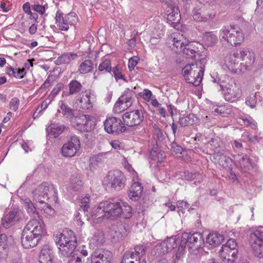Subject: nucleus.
I'll list each match as a JSON object with an SVG mask.
<instances>
[{"label": "nucleus", "instance_id": "1", "mask_svg": "<svg viewBox=\"0 0 263 263\" xmlns=\"http://www.w3.org/2000/svg\"><path fill=\"white\" fill-rule=\"evenodd\" d=\"M132 214V208L126 202L118 198H112L102 201L93 208L88 218L95 223H99L105 218L122 216L128 218Z\"/></svg>", "mask_w": 263, "mask_h": 263}, {"label": "nucleus", "instance_id": "2", "mask_svg": "<svg viewBox=\"0 0 263 263\" xmlns=\"http://www.w3.org/2000/svg\"><path fill=\"white\" fill-rule=\"evenodd\" d=\"M54 240L58 246L60 254L70 257L69 263H84L78 251L73 252L77 245V239L73 231L63 230L54 235Z\"/></svg>", "mask_w": 263, "mask_h": 263}, {"label": "nucleus", "instance_id": "3", "mask_svg": "<svg viewBox=\"0 0 263 263\" xmlns=\"http://www.w3.org/2000/svg\"><path fill=\"white\" fill-rule=\"evenodd\" d=\"M32 197L36 204H43L46 201L55 203L58 201L57 191L52 184L43 183L32 191Z\"/></svg>", "mask_w": 263, "mask_h": 263}, {"label": "nucleus", "instance_id": "4", "mask_svg": "<svg viewBox=\"0 0 263 263\" xmlns=\"http://www.w3.org/2000/svg\"><path fill=\"white\" fill-rule=\"evenodd\" d=\"M204 68L198 63L186 65L182 69V73L186 80L194 86H199L201 82Z\"/></svg>", "mask_w": 263, "mask_h": 263}, {"label": "nucleus", "instance_id": "5", "mask_svg": "<svg viewBox=\"0 0 263 263\" xmlns=\"http://www.w3.org/2000/svg\"><path fill=\"white\" fill-rule=\"evenodd\" d=\"M219 37L232 45H236L243 41L244 35L239 28L224 27L220 30Z\"/></svg>", "mask_w": 263, "mask_h": 263}, {"label": "nucleus", "instance_id": "6", "mask_svg": "<svg viewBox=\"0 0 263 263\" xmlns=\"http://www.w3.org/2000/svg\"><path fill=\"white\" fill-rule=\"evenodd\" d=\"M96 100L95 92L90 90H86L81 96L76 99L74 106L80 111L85 112L91 110Z\"/></svg>", "mask_w": 263, "mask_h": 263}, {"label": "nucleus", "instance_id": "7", "mask_svg": "<svg viewBox=\"0 0 263 263\" xmlns=\"http://www.w3.org/2000/svg\"><path fill=\"white\" fill-rule=\"evenodd\" d=\"M125 178L124 174L119 170L108 172L104 178L103 184L107 187L120 190L125 186Z\"/></svg>", "mask_w": 263, "mask_h": 263}, {"label": "nucleus", "instance_id": "8", "mask_svg": "<svg viewBox=\"0 0 263 263\" xmlns=\"http://www.w3.org/2000/svg\"><path fill=\"white\" fill-rule=\"evenodd\" d=\"M163 14L166 17L167 22L173 27H175L180 22L181 15L179 9L170 0H166L163 5Z\"/></svg>", "mask_w": 263, "mask_h": 263}, {"label": "nucleus", "instance_id": "9", "mask_svg": "<svg viewBox=\"0 0 263 263\" xmlns=\"http://www.w3.org/2000/svg\"><path fill=\"white\" fill-rule=\"evenodd\" d=\"M250 245L255 256L259 258L263 257V227H259L254 231L250 236Z\"/></svg>", "mask_w": 263, "mask_h": 263}, {"label": "nucleus", "instance_id": "10", "mask_svg": "<svg viewBox=\"0 0 263 263\" xmlns=\"http://www.w3.org/2000/svg\"><path fill=\"white\" fill-rule=\"evenodd\" d=\"M193 20L200 23L207 22L215 16V13L212 9L205 4L197 6L192 10Z\"/></svg>", "mask_w": 263, "mask_h": 263}, {"label": "nucleus", "instance_id": "11", "mask_svg": "<svg viewBox=\"0 0 263 263\" xmlns=\"http://www.w3.org/2000/svg\"><path fill=\"white\" fill-rule=\"evenodd\" d=\"M55 24L59 29L67 31L69 26L74 25L78 21V17L74 13H70L64 16L63 13L58 9L55 16Z\"/></svg>", "mask_w": 263, "mask_h": 263}, {"label": "nucleus", "instance_id": "12", "mask_svg": "<svg viewBox=\"0 0 263 263\" xmlns=\"http://www.w3.org/2000/svg\"><path fill=\"white\" fill-rule=\"evenodd\" d=\"M189 42L183 34L179 32H174L168 37L167 43L172 51L179 53L182 52Z\"/></svg>", "mask_w": 263, "mask_h": 263}, {"label": "nucleus", "instance_id": "13", "mask_svg": "<svg viewBox=\"0 0 263 263\" xmlns=\"http://www.w3.org/2000/svg\"><path fill=\"white\" fill-rule=\"evenodd\" d=\"M73 125L77 129L84 132L93 130L96 125L95 118L91 116L82 115L75 119Z\"/></svg>", "mask_w": 263, "mask_h": 263}, {"label": "nucleus", "instance_id": "14", "mask_svg": "<svg viewBox=\"0 0 263 263\" xmlns=\"http://www.w3.org/2000/svg\"><path fill=\"white\" fill-rule=\"evenodd\" d=\"M180 243L184 244L186 248V244L188 243L189 249L195 248L198 249L202 247L203 244V239L202 235L200 233L195 232L191 234V233L184 232L182 234Z\"/></svg>", "mask_w": 263, "mask_h": 263}, {"label": "nucleus", "instance_id": "15", "mask_svg": "<svg viewBox=\"0 0 263 263\" xmlns=\"http://www.w3.org/2000/svg\"><path fill=\"white\" fill-rule=\"evenodd\" d=\"M223 96L226 101L231 103L239 101L241 97V90L239 86L234 82L229 84L227 86L221 85Z\"/></svg>", "mask_w": 263, "mask_h": 263}, {"label": "nucleus", "instance_id": "16", "mask_svg": "<svg viewBox=\"0 0 263 263\" xmlns=\"http://www.w3.org/2000/svg\"><path fill=\"white\" fill-rule=\"evenodd\" d=\"M80 141L76 136H72L64 144L61 148V153L65 157H72L74 156L80 148Z\"/></svg>", "mask_w": 263, "mask_h": 263}, {"label": "nucleus", "instance_id": "17", "mask_svg": "<svg viewBox=\"0 0 263 263\" xmlns=\"http://www.w3.org/2000/svg\"><path fill=\"white\" fill-rule=\"evenodd\" d=\"M24 230L31 232V234L41 238L46 233L45 225L40 219L32 218L27 223Z\"/></svg>", "mask_w": 263, "mask_h": 263}, {"label": "nucleus", "instance_id": "18", "mask_svg": "<svg viewBox=\"0 0 263 263\" xmlns=\"http://www.w3.org/2000/svg\"><path fill=\"white\" fill-rule=\"evenodd\" d=\"M178 245V238L173 236L164 240L161 243L156 245L154 249L155 255H160L171 251Z\"/></svg>", "mask_w": 263, "mask_h": 263}, {"label": "nucleus", "instance_id": "19", "mask_svg": "<svg viewBox=\"0 0 263 263\" xmlns=\"http://www.w3.org/2000/svg\"><path fill=\"white\" fill-rule=\"evenodd\" d=\"M149 164L152 167H161L164 166L165 156L164 152L155 145L149 152Z\"/></svg>", "mask_w": 263, "mask_h": 263}, {"label": "nucleus", "instance_id": "20", "mask_svg": "<svg viewBox=\"0 0 263 263\" xmlns=\"http://www.w3.org/2000/svg\"><path fill=\"white\" fill-rule=\"evenodd\" d=\"M104 129L108 134H118L125 130L120 119L116 117L108 118L104 122Z\"/></svg>", "mask_w": 263, "mask_h": 263}, {"label": "nucleus", "instance_id": "21", "mask_svg": "<svg viewBox=\"0 0 263 263\" xmlns=\"http://www.w3.org/2000/svg\"><path fill=\"white\" fill-rule=\"evenodd\" d=\"M144 119V115L141 110H135L126 112L123 115V120L127 126L133 127L139 125Z\"/></svg>", "mask_w": 263, "mask_h": 263}, {"label": "nucleus", "instance_id": "22", "mask_svg": "<svg viewBox=\"0 0 263 263\" xmlns=\"http://www.w3.org/2000/svg\"><path fill=\"white\" fill-rule=\"evenodd\" d=\"M220 65L222 68L227 71L235 73L241 71V69L238 68V61H237L235 53L233 55H226L220 62Z\"/></svg>", "mask_w": 263, "mask_h": 263}, {"label": "nucleus", "instance_id": "23", "mask_svg": "<svg viewBox=\"0 0 263 263\" xmlns=\"http://www.w3.org/2000/svg\"><path fill=\"white\" fill-rule=\"evenodd\" d=\"M111 253L110 251L98 249L96 250L91 256V263H112Z\"/></svg>", "mask_w": 263, "mask_h": 263}, {"label": "nucleus", "instance_id": "24", "mask_svg": "<svg viewBox=\"0 0 263 263\" xmlns=\"http://www.w3.org/2000/svg\"><path fill=\"white\" fill-rule=\"evenodd\" d=\"M40 238L34 236L31 232L24 230L21 238V242L24 248L28 249L36 246Z\"/></svg>", "mask_w": 263, "mask_h": 263}, {"label": "nucleus", "instance_id": "25", "mask_svg": "<svg viewBox=\"0 0 263 263\" xmlns=\"http://www.w3.org/2000/svg\"><path fill=\"white\" fill-rule=\"evenodd\" d=\"M237 59L242 61L247 60L246 64L249 65L252 64L255 61L254 53L251 52L247 48H240L234 53Z\"/></svg>", "mask_w": 263, "mask_h": 263}, {"label": "nucleus", "instance_id": "26", "mask_svg": "<svg viewBox=\"0 0 263 263\" xmlns=\"http://www.w3.org/2000/svg\"><path fill=\"white\" fill-rule=\"evenodd\" d=\"M53 251L49 245H45L41 250L39 263H53Z\"/></svg>", "mask_w": 263, "mask_h": 263}, {"label": "nucleus", "instance_id": "27", "mask_svg": "<svg viewBox=\"0 0 263 263\" xmlns=\"http://www.w3.org/2000/svg\"><path fill=\"white\" fill-rule=\"evenodd\" d=\"M138 180V178H135V181H133L134 182L128 192L129 197L134 201L138 200L141 197L143 192V187Z\"/></svg>", "mask_w": 263, "mask_h": 263}, {"label": "nucleus", "instance_id": "28", "mask_svg": "<svg viewBox=\"0 0 263 263\" xmlns=\"http://www.w3.org/2000/svg\"><path fill=\"white\" fill-rule=\"evenodd\" d=\"M198 46H200V44L197 42H189L182 52L186 58L195 59L199 51Z\"/></svg>", "mask_w": 263, "mask_h": 263}, {"label": "nucleus", "instance_id": "29", "mask_svg": "<svg viewBox=\"0 0 263 263\" xmlns=\"http://www.w3.org/2000/svg\"><path fill=\"white\" fill-rule=\"evenodd\" d=\"M165 32L164 26L157 19L152 22L151 37L152 39H158L163 36Z\"/></svg>", "mask_w": 263, "mask_h": 263}, {"label": "nucleus", "instance_id": "30", "mask_svg": "<svg viewBox=\"0 0 263 263\" xmlns=\"http://www.w3.org/2000/svg\"><path fill=\"white\" fill-rule=\"evenodd\" d=\"M64 126L57 123L51 124L47 128V132L50 138L58 137L64 130Z\"/></svg>", "mask_w": 263, "mask_h": 263}, {"label": "nucleus", "instance_id": "31", "mask_svg": "<svg viewBox=\"0 0 263 263\" xmlns=\"http://www.w3.org/2000/svg\"><path fill=\"white\" fill-rule=\"evenodd\" d=\"M186 248L184 244L180 243L175 253L172 257V263H183Z\"/></svg>", "mask_w": 263, "mask_h": 263}, {"label": "nucleus", "instance_id": "32", "mask_svg": "<svg viewBox=\"0 0 263 263\" xmlns=\"http://www.w3.org/2000/svg\"><path fill=\"white\" fill-rule=\"evenodd\" d=\"M224 236L218 233H210L206 238L208 243L213 246H216L222 242Z\"/></svg>", "mask_w": 263, "mask_h": 263}, {"label": "nucleus", "instance_id": "33", "mask_svg": "<svg viewBox=\"0 0 263 263\" xmlns=\"http://www.w3.org/2000/svg\"><path fill=\"white\" fill-rule=\"evenodd\" d=\"M36 206L40 210L41 214L46 218H50L55 215L54 210L47 204L46 202L43 204H36Z\"/></svg>", "mask_w": 263, "mask_h": 263}, {"label": "nucleus", "instance_id": "34", "mask_svg": "<svg viewBox=\"0 0 263 263\" xmlns=\"http://www.w3.org/2000/svg\"><path fill=\"white\" fill-rule=\"evenodd\" d=\"M198 121V118L193 114L179 118V123L181 126L192 125Z\"/></svg>", "mask_w": 263, "mask_h": 263}, {"label": "nucleus", "instance_id": "35", "mask_svg": "<svg viewBox=\"0 0 263 263\" xmlns=\"http://www.w3.org/2000/svg\"><path fill=\"white\" fill-rule=\"evenodd\" d=\"M217 41V36L213 32H205L203 35V42L207 46L214 45Z\"/></svg>", "mask_w": 263, "mask_h": 263}, {"label": "nucleus", "instance_id": "36", "mask_svg": "<svg viewBox=\"0 0 263 263\" xmlns=\"http://www.w3.org/2000/svg\"><path fill=\"white\" fill-rule=\"evenodd\" d=\"M82 181L78 177H72L68 185L66 187L68 192L72 193L80 189L82 186Z\"/></svg>", "mask_w": 263, "mask_h": 263}, {"label": "nucleus", "instance_id": "37", "mask_svg": "<svg viewBox=\"0 0 263 263\" xmlns=\"http://www.w3.org/2000/svg\"><path fill=\"white\" fill-rule=\"evenodd\" d=\"M145 254V248L143 245H139L135 248V252L131 253L132 259H134L136 263L140 262V259Z\"/></svg>", "mask_w": 263, "mask_h": 263}, {"label": "nucleus", "instance_id": "38", "mask_svg": "<svg viewBox=\"0 0 263 263\" xmlns=\"http://www.w3.org/2000/svg\"><path fill=\"white\" fill-rule=\"evenodd\" d=\"M93 68V65L92 61L89 60H86L80 64L78 71L80 73L85 74L91 72Z\"/></svg>", "mask_w": 263, "mask_h": 263}, {"label": "nucleus", "instance_id": "39", "mask_svg": "<svg viewBox=\"0 0 263 263\" xmlns=\"http://www.w3.org/2000/svg\"><path fill=\"white\" fill-rule=\"evenodd\" d=\"M78 55L74 53H67L59 57L57 62L59 64H69L71 61L75 60Z\"/></svg>", "mask_w": 263, "mask_h": 263}, {"label": "nucleus", "instance_id": "40", "mask_svg": "<svg viewBox=\"0 0 263 263\" xmlns=\"http://www.w3.org/2000/svg\"><path fill=\"white\" fill-rule=\"evenodd\" d=\"M237 247V243L235 239H229L227 243L223 245L221 247V255L223 256L224 253L232 252L233 251H237L236 250Z\"/></svg>", "mask_w": 263, "mask_h": 263}, {"label": "nucleus", "instance_id": "41", "mask_svg": "<svg viewBox=\"0 0 263 263\" xmlns=\"http://www.w3.org/2000/svg\"><path fill=\"white\" fill-rule=\"evenodd\" d=\"M16 213L17 211L16 210H13L2 219V223L4 227L8 228L14 223V219Z\"/></svg>", "mask_w": 263, "mask_h": 263}, {"label": "nucleus", "instance_id": "42", "mask_svg": "<svg viewBox=\"0 0 263 263\" xmlns=\"http://www.w3.org/2000/svg\"><path fill=\"white\" fill-rule=\"evenodd\" d=\"M219 256L224 263H233L236 257L237 251H233L232 252L224 253L223 256L221 255V249L219 251Z\"/></svg>", "mask_w": 263, "mask_h": 263}, {"label": "nucleus", "instance_id": "43", "mask_svg": "<svg viewBox=\"0 0 263 263\" xmlns=\"http://www.w3.org/2000/svg\"><path fill=\"white\" fill-rule=\"evenodd\" d=\"M236 160L241 167L249 169L251 166L250 159L246 155H238L236 157Z\"/></svg>", "mask_w": 263, "mask_h": 263}, {"label": "nucleus", "instance_id": "44", "mask_svg": "<svg viewBox=\"0 0 263 263\" xmlns=\"http://www.w3.org/2000/svg\"><path fill=\"white\" fill-rule=\"evenodd\" d=\"M104 241V237L102 232L97 231L90 240V245L91 246H97L101 245Z\"/></svg>", "mask_w": 263, "mask_h": 263}, {"label": "nucleus", "instance_id": "45", "mask_svg": "<svg viewBox=\"0 0 263 263\" xmlns=\"http://www.w3.org/2000/svg\"><path fill=\"white\" fill-rule=\"evenodd\" d=\"M102 163L101 156H96L92 157L90 159L89 168L92 171L98 170Z\"/></svg>", "mask_w": 263, "mask_h": 263}, {"label": "nucleus", "instance_id": "46", "mask_svg": "<svg viewBox=\"0 0 263 263\" xmlns=\"http://www.w3.org/2000/svg\"><path fill=\"white\" fill-rule=\"evenodd\" d=\"M132 91L129 89L125 91L119 99L128 108L132 104Z\"/></svg>", "mask_w": 263, "mask_h": 263}, {"label": "nucleus", "instance_id": "47", "mask_svg": "<svg viewBox=\"0 0 263 263\" xmlns=\"http://www.w3.org/2000/svg\"><path fill=\"white\" fill-rule=\"evenodd\" d=\"M82 87L81 84L77 80H72L69 84V93L76 94L80 91Z\"/></svg>", "mask_w": 263, "mask_h": 263}, {"label": "nucleus", "instance_id": "48", "mask_svg": "<svg viewBox=\"0 0 263 263\" xmlns=\"http://www.w3.org/2000/svg\"><path fill=\"white\" fill-rule=\"evenodd\" d=\"M24 205L28 213L30 215L35 216V215H38V214L36 213V207L29 199H25L24 201Z\"/></svg>", "mask_w": 263, "mask_h": 263}, {"label": "nucleus", "instance_id": "49", "mask_svg": "<svg viewBox=\"0 0 263 263\" xmlns=\"http://www.w3.org/2000/svg\"><path fill=\"white\" fill-rule=\"evenodd\" d=\"M58 113H62L63 116L68 117L71 115L72 110L66 104L61 101L59 103V108L58 109Z\"/></svg>", "mask_w": 263, "mask_h": 263}, {"label": "nucleus", "instance_id": "50", "mask_svg": "<svg viewBox=\"0 0 263 263\" xmlns=\"http://www.w3.org/2000/svg\"><path fill=\"white\" fill-rule=\"evenodd\" d=\"M50 102L51 101L48 102L47 100H44L43 101L41 104L37 108L36 111L34 112L33 115V118L35 119L36 118L41 115L43 112L48 107Z\"/></svg>", "mask_w": 263, "mask_h": 263}, {"label": "nucleus", "instance_id": "51", "mask_svg": "<svg viewBox=\"0 0 263 263\" xmlns=\"http://www.w3.org/2000/svg\"><path fill=\"white\" fill-rule=\"evenodd\" d=\"M239 122L243 123L246 126H250L253 129L256 128V123L251 118H247L245 117H241L239 118Z\"/></svg>", "mask_w": 263, "mask_h": 263}, {"label": "nucleus", "instance_id": "52", "mask_svg": "<svg viewBox=\"0 0 263 263\" xmlns=\"http://www.w3.org/2000/svg\"><path fill=\"white\" fill-rule=\"evenodd\" d=\"M111 69V63L109 60H105L99 65L98 70L99 71L109 72Z\"/></svg>", "mask_w": 263, "mask_h": 263}, {"label": "nucleus", "instance_id": "53", "mask_svg": "<svg viewBox=\"0 0 263 263\" xmlns=\"http://www.w3.org/2000/svg\"><path fill=\"white\" fill-rule=\"evenodd\" d=\"M127 108V107L126 105L118 99L114 105V111L115 113L119 114L124 110Z\"/></svg>", "mask_w": 263, "mask_h": 263}, {"label": "nucleus", "instance_id": "54", "mask_svg": "<svg viewBox=\"0 0 263 263\" xmlns=\"http://www.w3.org/2000/svg\"><path fill=\"white\" fill-rule=\"evenodd\" d=\"M124 167L131 174L133 177V180L135 181V178H138V175L136 171L133 168L132 165L126 161L124 160L123 162Z\"/></svg>", "mask_w": 263, "mask_h": 263}, {"label": "nucleus", "instance_id": "55", "mask_svg": "<svg viewBox=\"0 0 263 263\" xmlns=\"http://www.w3.org/2000/svg\"><path fill=\"white\" fill-rule=\"evenodd\" d=\"M256 98L255 94H252L246 98V103L251 108H253L256 106Z\"/></svg>", "mask_w": 263, "mask_h": 263}, {"label": "nucleus", "instance_id": "56", "mask_svg": "<svg viewBox=\"0 0 263 263\" xmlns=\"http://www.w3.org/2000/svg\"><path fill=\"white\" fill-rule=\"evenodd\" d=\"M110 144L113 148L116 150L123 149L124 144L119 140H114L110 142Z\"/></svg>", "mask_w": 263, "mask_h": 263}, {"label": "nucleus", "instance_id": "57", "mask_svg": "<svg viewBox=\"0 0 263 263\" xmlns=\"http://www.w3.org/2000/svg\"><path fill=\"white\" fill-rule=\"evenodd\" d=\"M20 104V100L17 98H12L9 102L10 109L13 111H16L18 109Z\"/></svg>", "mask_w": 263, "mask_h": 263}, {"label": "nucleus", "instance_id": "58", "mask_svg": "<svg viewBox=\"0 0 263 263\" xmlns=\"http://www.w3.org/2000/svg\"><path fill=\"white\" fill-rule=\"evenodd\" d=\"M90 200V196L88 195H86L81 199V207L83 209L84 212H87L88 210V204Z\"/></svg>", "mask_w": 263, "mask_h": 263}, {"label": "nucleus", "instance_id": "59", "mask_svg": "<svg viewBox=\"0 0 263 263\" xmlns=\"http://www.w3.org/2000/svg\"><path fill=\"white\" fill-rule=\"evenodd\" d=\"M140 96L147 102L151 100L153 93L151 90L148 89H144L143 91L140 93Z\"/></svg>", "mask_w": 263, "mask_h": 263}, {"label": "nucleus", "instance_id": "60", "mask_svg": "<svg viewBox=\"0 0 263 263\" xmlns=\"http://www.w3.org/2000/svg\"><path fill=\"white\" fill-rule=\"evenodd\" d=\"M139 61V58L138 57L134 56L129 59L128 61V68L130 70L134 69L135 67L137 65Z\"/></svg>", "mask_w": 263, "mask_h": 263}, {"label": "nucleus", "instance_id": "61", "mask_svg": "<svg viewBox=\"0 0 263 263\" xmlns=\"http://www.w3.org/2000/svg\"><path fill=\"white\" fill-rule=\"evenodd\" d=\"M15 70L14 77L17 79H22L26 74V70H25V68H16Z\"/></svg>", "mask_w": 263, "mask_h": 263}, {"label": "nucleus", "instance_id": "62", "mask_svg": "<svg viewBox=\"0 0 263 263\" xmlns=\"http://www.w3.org/2000/svg\"><path fill=\"white\" fill-rule=\"evenodd\" d=\"M33 9L35 11L41 14H44L45 11V8L44 6L40 5L39 4L33 5Z\"/></svg>", "mask_w": 263, "mask_h": 263}, {"label": "nucleus", "instance_id": "63", "mask_svg": "<svg viewBox=\"0 0 263 263\" xmlns=\"http://www.w3.org/2000/svg\"><path fill=\"white\" fill-rule=\"evenodd\" d=\"M112 239L114 241H118L123 238V234L119 231H115L114 233H111Z\"/></svg>", "mask_w": 263, "mask_h": 263}, {"label": "nucleus", "instance_id": "64", "mask_svg": "<svg viewBox=\"0 0 263 263\" xmlns=\"http://www.w3.org/2000/svg\"><path fill=\"white\" fill-rule=\"evenodd\" d=\"M177 208L180 209L183 213V212L182 211V210L188 208V203L183 200L178 201L177 203Z\"/></svg>", "mask_w": 263, "mask_h": 263}]
</instances>
